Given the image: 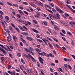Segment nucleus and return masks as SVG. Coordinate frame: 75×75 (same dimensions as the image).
<instances>
[{"label":"nucleus","mask_w":75,"mask_h":75,"mask_svg":"<svg viewBox=\"0 0 75 75\" xmlns=\"http://www.w3.org/2000/svg\"><path fill=\"white\" fill-rule=\"evenodd\" d=\"M55 8L56 10L58 11L60 13H64V11L61 10L59 8H58V7L55 6Z\"/></svg>","instance_id":"nucleus-1"},{"label":"nucleus","mask_w":75,"mask_h":75,"mask_svg":"<svg viewBox=\"0 0 75 75\" xmlns=\"http://www.w3.org/2000/svg\"><path fill=\"white\" fill-rule=\"evenodd\" d=\"M53 18H55L56 19H59V15L58 14H56V15H54L52 16Z\"/></svg>","instance_id":"nucleus-2"},{"label":"nucleus","mask_w":75,"mask_h":75,"mask_svg":"<svg viewBox=\"0 0 75 75\" xmlns=\"http://www.w3.org/2000/svg\"><path fill=\"white\" fill-rule=\"evenodd\" d=\"M38 59L40 63H41V64H44V61L43 59L40 57H39Z\"/></svg>","instance_id":"nucleus-3"},{"label":"nucleus","mask_w":75,"mask_h":75,"mask_svg":"<svg viewBox=\"0 0 75 75\" xmlns=\"http://www.w3.org/2000/svg\"><path fill=\"white\" fill-rule=\"evenodd\" d=\"M26 38L30 41H33L34 40L32 38H31L28 36L26 37Z\"/></svg>","instance_id":"nucleus-4"},{"label":"nucleus","mask_w":75,"mask_h":75,"mask_svg":"<svg viewBox=\"0 0 75 75\" xmlns=\"http://www.w3.org/2000/svg\"><path fill=\"white\" fill-rule=\"evenodd\" d=\"M0 50H1V51H2L3 52V53H4V54H7V52L5 51V50H4L3 49V48H2L0 47Z\"/></svg>","instance_id":"nucleus-5"},{"label":"nucleus","mask_w":75,"mask_h":75,"mask_svg":"<svg viewBox=\"0 0 75 75\" xmlns=\"http://www.w3.org/2000/svg\"><path fill=\"white\" fill-rule=\"evenodd\" d=\"M0 46L2 47L3 48L6 50H7V51H8V50L7 48L5 47L3 45H2L0 44Z\"/></svg>","instance_id":"nucleus-6"},{"label":"nucleus","mask_w":75,"mask_h":75,"mask_svg":"<svg viewBox=\"0 0 75 75\" xmlns=\"http://www.w3.org/2000/svg\"><path fill=\"white\" fill-rule=\"evenodd\" d=\"M9 28L12 32H13L14 31V30H13V27L11 26H9Z\"/></svg>","instance_id":"nucleus-7"},{"label":"nucleus","mask_w":75,"mask_h":75,"mask_svg":"<svg viewBox=\"0 0 75 75\" xmlns=\"http://www.w3.org/2000/svg\"><path fill=\"white\" fill-rule=\"evenodd\" d=\"M7 40H8L9 41H11V36H8Z\"/></svg>","instance_id":"nucleus-8"},{"label":"nucleus","mask_w":75,"mask_h":75,"mask_svg":"<svg viewBox=\"0 0 75 75\" xmlns=\"http://www.w3.org/2000/svg\"><path fill=\"white\" fill-rule=\"evenodd\" d=\"M18 11H19V13L21 15H22L23 16H24V13H23V12H22V11H21V10H18Z\"/></svg>","instance_id":"nucleus-9"},{"label":"nucleus","mask_w":75,"mask_h":75,"mask_svg":"<svg viewBox=\"0 0 75 75\" xmlns=\"http://www.w3.org/2000/svg\"><path fill=\"white\" fill-rule=\"evenodd\" d=\"M69 24H70L71 25H74V24H75V22H69Z\"/></svg>","instance_id":"nucleus-10"},{"label":"nucleus","mask_w":75,"mask_h":75,"mask_svg":"<svg viewBox=\"0 0 75 75\" xmlns=\"http://www.w3.org/2000/svg\"><path fill=\"white\" fill-rule=\"evenodd\" d=\"M54 28L55 30H56L57 31H58V30H59V28L57 26H54Z\"/></svg>","instance_id":"nucleus-11"},{"label":"nucleus","mask_w":75,"mask_h":75,"mask_svg":"<svg viewBox=\"0 0 75 75\" xmlns=\"http://www.w3.org/2000/svg\"><path fill=\"white\" fill-rule=\"evenodd\" d=\"M13 38L15 42H16V40H17V37H16V36L13 35Z\"/></svg>","instance_id":"nucleus-12"},{"label":"nucleus","mask_w":75,"mask_h":75,"mask_svg":"<svg viewBox=\"0 0 75 75\" xmlns=\"http://www.w3.org/2000/svg\"><path fill=\"white\" fill-rule=\"evenodd\" d=\"M16 16L18 18H21V15L19 14H16Z\"/></svg>","instance_id":"nucleus-13"},{"label":"nucleus","mask_w":75,"mask_h":75,"mask_svg":"<svg viewBox=\"0 0 75 75\" xmlns=\"http://www.w3.org/2000/svg\"><path fill=\"white\" fill-rule=\"evenodd\" d=\"M66 5L68 7V8H69L70 10H71L72 11L73 10L72 8H71L70 6H69L67 4H66Z\"/></svg>","instance_id":"nucleus-14"},{"label":"nucleus","mask_w":75,"mask_h":75,"mask_svg":"<svg viewBox=\"0 0 75 75\" xmlns=\"http://www.w3.org/2000/svg\"><path fill=\"white\" fill-rule=\"evenodd\" d=\"M35 50L37 52H41V49H36Z\"/></svg>","instance_id":"nucleus-15"},{"label":"nucleus","mask_w":75,"mask_h":75,"mask_svg":"<svg viewBox=\"0 0 75 75\" xmlns=\"http://www.w3.org/2000/svg\"><path fill=\"white\" fill-rule=\"evenodd\" d=\"M49 55L50 57H54V55H52V54L51 53H50L49 54Z\"/></svg>","instance_id":"nucleus-16"},{"label":"nucleus","mask_w":75,"mask_h":75,"mask_svg":"<svg viewBox=\"0 0 75 75\" xmlns=\"http://www.w3.org/2000/svg\"><path fill=\"white\" fill-rule=\"evenodd\" d=\"M1 58L2 62H4V57H1Z\"/></svg>","instance_id":"nucleus-17"},{"label":"nucleus","mask_w":75,"mask_h":75,"mask_svg":"<svg viewBox=\"0 0 75 75\" xmlns=\"http://www.w3.org/2000/svg\"><path fill=\"white\" fill-rule=\"evenodd\" d=\"M33 72V71H32V70L31 69H29L28 70V72L29 73V74H31Z\"/></svg>","instance_id":"nucleus-18"},{"label":"nucleus","mask_w":75,"mask_h":75,"mask_svg":"<svg viewBox=\"0 0 75 75\" xmlns=\"http://www.w3.org/2000/svg\"><path fill=\"white\" fill-rule=\"evenodd\" d=\"M33 30L34 32H35V33H38V31H37V30L35 29H33Z\"/></svg>","instance_id":"nucleus-19"},{"label":"nucleus","mask_w":75,"mask_h":75,"mask_svg":"<svg viewBox=\"0 0 75 75\" xmlns=\"http://www.w3.org/2000/svg\"><path fill=\"white\" fill-rule=\"evenodd\" d=\"M42 71H43V70L42 69H41L40 70V72L42 75H44V72Z\"/></svg>","instance_id":"nucleus-20"},{"label":"nucleus","mask_w":75,"mask_h":75,"mask_svg":"<svg viewBox=\"0 0 75 75\" xmlns=\"http://www.w3.org/2000/svg\"><path fill=\"white\" fill-rule=\"evenodd\" d=\"M52 10L53 11V12H54V13H56V11L55 9H54L53 8H52Z\"/></svg>","instance_id":"nucleus-21"},{"label":"nucleus","mask_w":75,"mask_h":75,"mask_svg":"<svg viewBox=\"0 0 75 75\" xmlns=\"http://www.w3.org/2000/svg\"><path fill=\"white\" fill-rule=\"evenodd\" d=\"M36 9L38 11H41V9L39 7H37Z\"/></svg>","instance_id":"nucleus-22"},{"label":"nucleus","mask_w":75,"mask_h":75,"mask_svg":"<svg viewBox=\"0 0 75 75\" xmlns=\"http://www.w3.org/2000/svg\"><path fill=\"white\" fill-rule=\"evenodd\" d=\"M61 23H62V24H64V25H67V24H66V23H65V22L62 21L61 22Z\"/></svg>","instance_id":"nucleus-23"},{"label":"nucleus","mask_w":75,"mask_h":75,"mask_svg":"<svg viewBox=\"0 0 75 75\" xmlns=\"http://www.w3.org/2000/svg\"><path fill=\"white\" fill-rule=\"evenodd\" d=\"M33 23H35V24H38V23H37V21L35 20H33Z\"/></svg>","instance_id":"nucleus-24"},{"label":"nucleus","mask_w":75,"mask_h":75,"mask_svg":"<svg viewBox=\"0 0 75 75\" xmlns=\"http://www.w3.org/2000/svg\"><path fill=\"white\" fill-rule=\"evenodd\" d=\"M68 67L69 68V69L70 70L72 69V67L69 65H68Z\"/></svg>","instance_id":"nucleus-25"},{"label":"nucleus","mask_w":75,"mask_h":75,"mask_svg":"<svg viewBox=\"0 0 75 75\" xmlns=\"http://www.w3.org/2000/svg\"><path fill=\"white\" fill-rule=\"evenodd\" d=\"M28 56L29 57V58H33V57L31 56V55H30V54H28Z\"/></svg>","instance_id":"nucleus-26"},{"label":"nucleus","mask_w":75,"mask_h":75,"mask_svg":"<svg viewBox=\"0 0 75 75\" xmlns=\"http://www.w3.org/2000/svg\"><path fill=\"white\" fill-rule=\"evenodd\" d=\"M67 34H69V35H72V33H71L69 32H67Z\"/></svg>","instance_id":"nucleus-27"},{"label":"nucleus","mask_w":75,"mask_h":75,"mask_svg":"<svg viewBox=\"0 0 75 75\" xmlns=\"http://www.w3.org/2000/svg\"><path fill=\"white\" fill-rule=\"evenodd\" d=\"M33 1H34V2L35 3V4H37L38 3V2L37 1L35 0H33Z\"/></svg>","instance_id":"nucleus-28"},{"label":"nucleus","mask_w":75,"mask_h":75,"mask_svg":"<svg viewBox=\"0 0 75 75\" xmlns=\"http://www.w3.org/2000/svg\"><path fill=\"white\" fill-rule=\"evenodd\" d=\"M11 74L12 75H15V74H16V72L15 71H13L12 72H11Z\"/></svg>","instance_id":"nucleus-29"},{"label":"nucleus","mask_w":75,"mask_h":75,"mask_svg":"<svg viewBox=\"0 0 75 75\" xmlns=\"http://www.w3.org/2000/svg\"><path fill=\"white\" fill-rule=\"evenodd\" d=\"M31 59H32V61L33 62H36V61H35V59H34L33 58V57Z\"/></svg>","instance_id":"nucleus-30"},{"label":"nucleus","mask_w":75,"mask_h":75,"mask_svg":"<svg viewBox=\"0 0 75 75\" xmlns=\"http://www.w3.org/2000/svg\"><path fill=\"white\" fill-rule=\"evenodd\" d=\"M27 23L28 24H29V25H31V23L30 22H29L28 21H27Z\"/></svg>","instance_id":"nucleus-31"},{"label":"nucleus","mask_w":75,"mask_h":75,"mask_svg":"<svg viewBox=\"0 0 75 75\" xmlns=\"http://www.w3.org/2000/svg\"><path fill=\"white\" fill-rule=\"evenodd\" d=\"M23 34H24L25 35H28V33L24 32L23 33Z\"/></svg>","instance_id":"nucleus-32"},{"label":"nucleus","mask_w":75,"mask_h":75,"mask_svg":"<svg viewBox=\"0 0 75 75\" xmlns=\"http://www.w3.org/2000/svg\"><path fill=\"white\" fill-rule=\"evenodd\" d=\"M23 3L24 4H25L26 5H28V3L25 2H23Z\"/></svg>","instance_id":"nucleus-33"},{"label":"nucleus","mask_w":75,"mask_h":75,"mask_svg":"<svg viewBox=\"0 0 75 75\" xmlns=\"http://www.w3.org/2000/svg\"><path fill=\"white\" fill-rule=\"evenodd\" d=\"M11 25L12 26V27H13L14 28H15V27H16V26H15V25H14L13 23H11Z\"/></svg>","instance_id":"nucleus-34"},{"label":"nucleus","mask_w":75,"mask_h":75,"mask_svg":"<svg viewBox=\"0 0 75 75\" xmlns=\"http://www.w3.org/2000/svg\"><path fill=\"white\" fill-rule=\"evenodd\" d=\"M21 62L23 64H25V62H24V61L23 59H21Z\"/></svg>","instance_id":"nucleus-35"},{"label":"nucleus","mask_w":75,"mask_h":75,"mask_svg":"<svg viewBox=\"0 0 75 75\" xmlns=\"http://www.w3.org/2000/svg\"><path fill=\"white\" fill-rule=\"evenodd\" d=\"M17 55L18 57H20V56H21V53H18Z\"/></svg>","instance_id":"nucleus-36"},{"label":"nucleus","mask_w":75,"mask_h":75,"mask_svg":"<svg viewBox=\"0 0 75 75\" xmlns=\"http://www.w3.org/2000/svg\"><path fill=\"white\" fill-rule=\"evenodd\" d=\"M23 27L25 29V30H28V28L25 27V26H23Z\"/></svg>","instance_id":"nucleus-37"},{"label":"nucleus","mask_w":75,"mask_h":75,"mask_svg":"<svg viewBox=\"0 0 75 75\" xmlns=\"http://www.w3.org/2000/svg\"><path fill=\"white\" fill-rule=\"evenodd\" d=\"M37 41H39V42H42V41L39 39H38Z\"/></svg>","instance_id":"nucleus-38"},{"label":"nucleus","mask_w":75,"mask_h":75,"mask_svg":"<svg viewBox=\"0 0 75 75\" xmlns=\"http://www.w3.org/2000/svg\"><path fill=\"white\" fill-rule=\"evenodd\" d=\"M38 4H40V6H42V5H43L42 4V3H41V2L40 1L38 2Z\"/></svg>","instance_id":"nucleus-39"},{"label":"nucleus","mask_w":75,"mask_h":75,"mask_svg":"<svg viewBox=\"0 0 75 75\" xmlns=\"http://www.w3.org/2000/svg\"><path fill=\"white\" fill-rule=\"evenodd\" d=\"M37 65L38 67H39V68L40 67V64L39 62L37 63Z\"/></svg>","instance_id":"nucleus-40"},{"label":"nucleus","mask_w":75,"mask_h":75,"mask_svg":"<svg viewBox=\"0 0 75 75\" xmlns=\"http://www.w3.org/2000/svg\"><path fill=\"white\" fill-rule=\"evenodd\" d=\"M15 30H17V31H18V32H19V31H20V30H19V29H18V28H17L16 27L15 28Z\"/></svg>","instance_id":"nucleus-41"},{"label":"nucleus","mask_w":75,"mask_h":75,"mask_svg":"<svg viewBox=\"0 0 75 75\" xmlns=\"http://www.w3.org/2000/svg\"><path fill=\"white\" fill-rule=\"evenodd\" d=\"M25 50L26 52H28L29 51V50H28V49H27V48H25Z\"/></svg>","instance_id":"nucleus-42"},{"label":"nucleus","mask_w":75,"mask_h":75,"mask_svg":"<svg viewBox=\"0 0 75 75\" xmlns=\"http://www.w3.org/2000/svg\"><path fill=\"white\" fill-rule=\"evenodd\" d=\"M47 39L49 40V41H52V39H51V38L48 37H47Z\"/></svg>","instance_id":"nucleus-43"},{"label":"nucleus","mask_w":75,"mask_h":75,"mask_svg":"<svg viewBox=\"0 0 75 75\" xmlns=\"http://www.w3.org/2000/svg\"><path fill=\"white\" fill-rule=\"evenodd\" d=\"M24 56L25 57H27L29 59H30V58H29V57L28 56V55H27L26 54H24Z\"/></svg>","instance_id":"nucleus-44"},{"label":"nucleus","mask_w":75,"mask_h":75,"mask_svg":"<svg viewBox=\"0 0 75 75\" xmlns=\"http://www.w3.org/2000/svg\"><path fill=\"white\" fill-rule=\"evenodd\" d=\"M50 5L51 6V7H54V4H53L52 3H51L50 4Z\"/></svg>","instance_id":"nucleus-45"},{"label":"nucleus","mask_w":75,"mask_h":75,"mask_svg":"<svg viewBox=\"0 0 75 75\" xmlns=\"http://www.w3.org/2000/svg\"><path fill=\"white\" fill-rule=\"evenodd\" d=\"M13 6H15V7H17L18 6V5L16 4H13Z\"/></svg>","instance_id":"nucleus-46"},{"label":"nucleus","mask_w":75,"mask_h":75,"mask_svg":"<svg viewBox=\"0 0 75 75\" xmlns=\"http://www.w3.org/2000/svg\"><path fill=\"white\" fill-rule=\"evenodd\" d=\"M54 40V41H56V42H58V40H57V39H56V38H54L53 39Z\"/></svg>","instance_id":"nucleus-47"},{"label":"nucleus","mask_w":75,"mask_h":75,"mask_svg":"<svg viewBox=\"0 0 75 75\" xmlns=\"http://www.w3.org/2000/svg\"><path fill=\"white\" fill-rule=\"evenodd\" d=\"M24 12L26 14H27V15H28V13L27 12H26V11H24Z\"/></svg>","instance_id":"nucleus-48"},{"label":"nucleus","mask_w":75,"mask_h":75,"mask_svg":"<svg viewBox=\"0 0 75 75\" xmlns=\"http://www.w3.org/2000/svg\"><path fill=\"white\" fill-rule=\"evenodd\" d=\"M46 33L47 34H48V35H50V33H49L48 31H46Z\"/></svg>","instance_id":"nucleus-49"},{"label":"nucleus","mask_w":75,"mask_h":75,"mask_svg":"<svg viewBox=\"0 0 75 75\" xmlns=\"http://www.w3.org/2000/svg\"><path fill=\"white\" fill-rule=\"evenodd\" d=\"M30 50H31V51H34V49H33V48L31 47H30L29 48Z\"/></svg>","instance_id":"nucleus-50"},{"label":"nucleus","mask_w":75,"mask_h":75,"mask_svg":"<svg viewBox=\"0 0 75 75\" xmlns=\"http://www.w3.org/2000/svg\"><path fill=\"white\" fill-rule=\"evenodd\" d=\"M9 47L11 50H13V46L11 45Z\"/></svg>","instance_id":"nucleus-51"},{"label":"nucleus","mask_w":75,"mask_h":75,"mask_svg":"<svg viewBox=\"0 0 75 75\" xmlns=\"http://www.w3.org/2000/svg\"><path fill=\"white\" fill-rule=\"evenodd\" d=\"M51 66H55V64H54V63L51 64Z\"/></svg>","instance_id":"nucleus-52"},{"label":"nucleus","mask_w":75,"mask_h":75,"mask_svg":"<svg viewBox=\"0 0 75 75\" xmlns=\"http://www.w3.org/2000/svg\"><path fill=\"white\" fill-rule=\"evenodd\" d=\"M5 18L6 20H9V19H8V16H6L5 17Z\"/></svg>","instance_id":"nucleus-53"},{"label":"nucleus","mask_w":75,"mask_h":75,"mask_svg":"<svg viewBox=\"0 0 75 75\" xmlns=\"http://www.w3.org/2000/svg\"><path fill=\"white\" fill-rule=\"evenodd\" d=\"M65 16L66 17H68V16H69V15L68 13H65Z\"/></svg>","instance_id":"nucleus-54"},{"label":"nucleus","mask_w":75,"mask_h":75,"mask_svg":"<svg viewBox=\"0 0 75 75\" xmlns=\"http://www.w3.org/2000/svg\"><path fill=\"white\" fill-rule=\"evenodd\" d=\"M59 69H60V71H61V72H63V71H62V69L61 68H59Z\"/></svg>","instance_id":"nucleus-55"},{"label":"nucleus","mask_w":75,"mask_h":75,"mask_svg":"<svg viewBox=\"0 0 75 75\" xmlns=\"http://www.w3.org/2000/svg\"><path fill=\"white\" fill-rule=\"evenodd\" d=\"M16 71L18 72H20V69H16Z\"/></svg>","instance_id":"nucleus-56"},{"label":"nucleus","mask_w":75,"mask_h":75,"mask_svg":"<svg viewBox=\"0 0 75 75\" xmlns=\"http://www.w3.org/2000/svg\"><path fill=\"white\" fill-rule=\"evenodd\" d=\"M62 32L64 33V34H65L66 33H65V31L64 30H62Z\"/></svg>","instance_id":"nucleus-57"},{"label":"nucleus","mask_w":75,"mask_h":75,"mask_svg":"<svg viewBox=\"0 0 75 75\" xmlns=\"http://www.w3.org/2000/svg\"><path fill=\"white\" fill-rule=\"evenodd\" d=\"M52 31H53V33H54V34H57V32H55V31H54V30H52Z\"/></svg>","instance_id":"nucleus-58"},{"label":"nucleus","mask_w":75,"mask_h":75,"mask_svg":"<svg viewBox=\"0 0 75 75\" xmlns=\"http://www.w3.org/2000/svg\"><path fill=\"white\" fill-rule=\"evenodd\" d=\"M62 38L63 39L64 41H65L66 40V39H65V38H64V37H62Z\"/></svg>","instance_id":"nucleus-59"},{"label":"nucleus","mask_w":75,"mask_h":75,"mask_svg":"<svg viewBox=\"0 0 75 75\" xmlns=\"http://www.w3.org/2000/svg\"><path fill=\"white\" fill-rule=\"evenodd\" d=\"M20 45L21 46V47H23V43H22L21 42H20Z\"/></svg>","instance_id":"nucleus-60"},{"label":"nucleus","mask_w":75,"mask_h":75,"mask_svg":"<svg viewBox=\"0 0 75 75\" xmlns=\"http://www.w3.org/2000/svg\"><path fill=\"white\" fill-rule=\"evenodd\" d=\"M23 73H24V74H25V75H27V73L26 72H25V71H23Z\"/></svg>","instance_id":"nucleus-61"},{"label":"nucleus","mask_w":75,"mask_h":75,"mask_svg":"<svg viewBox=\"0 0 75 75\" xmlns=\"http://www.w3.org/2000/svg\"><path fill=\"white\" fill-rule=\"evenodd\" d=\"M19 8H20V9H21V10H23V9H24V8H23L21 6H19Z\"/></svg>","instance_id":"nucleus-62"},{"label":"nucleus","mask_w":75,"mask_h":75,"mask_svg":"<svg viewBox=\"0 0 75 75\" xmlns=\"http://www.w3.org/2000/svg\"><path fill=\"white\" fill-rule=\"evenodd\" d=\"M71 57H73V58L74 59H75V56L73 55H71Z\"/></svg>","instance_id":"nucleus-63"},{"label":"nucleus","mask_w":75,"mask_h":75,"mask_svg":"<svg viewBox=\"0 0 75 75\" xmlns=\"http://www.w3.org/2000/svg\"><path fill=\"white\" fill-rule=\"evenodd\" d=\"M21 30L22 31H24L25 30H24V29H23V27L21 29Z\"/></svg>","instance_id":"nucleus-64"}]
</instances>
